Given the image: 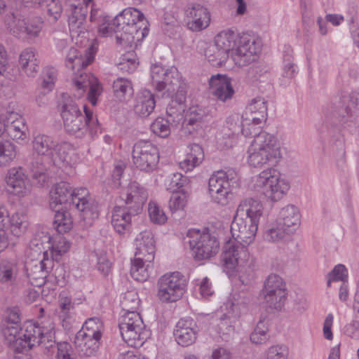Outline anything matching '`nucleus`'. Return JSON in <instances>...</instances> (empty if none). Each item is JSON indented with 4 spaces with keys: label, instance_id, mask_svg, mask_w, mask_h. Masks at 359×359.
<instances>
[{
    "label": "nucleus",
    "instance_id": "obj_1",
    "mask_svg": "<svg viewBox=\"0 0 359 359\" xmlns=\"http://www.w3.org/2000/svg\"><path fill=\"white\" fill-rule=\"evenodd\" d=\"M62 205L76 208L86 226H91L99 215L97 204L88 190L83 187L72 189L66 182L56 184L50 191V208L55 210Z\"/></svg>",
    "mask_w": 359,
    "mask_h": 359
},
{
    "label": "nucleus",
    "instance_id": "obj_2",
    "mask_svg": "<svg viewBox=\"0 0 359 359\" xmlns=\"http://www.w3.org/2000/svg\"><path fill=\"white\" fill-rule=\"evenodd\" d=\"M215 47L217 64L225 62L231 53L233 60L238 66H245L254 61L261 50L259 42L248 35L240 36L231 30L219 33L215 39Z\"/></svg>",
    "mask_w": 359,
    "mask_h": 359
},
{
    "label": "nucleus",
    "instance_id": "obj_3",
    "mask_svg": "<svg viewBox=\"0 0 359 359\" xmlns=\"http://www.w3.org/2000/svg\"><path fill=\"white\" fill-rule=\"evenodd\" d=\"M46 324L40 325L28 322L23 330L20 325L5 323L2 333L8 343L18 352H22L26 348L31 349L36 344H41L50 351L55 344V327L52 322Z\"/></svg>",
    "mask_w": 359,
    "mask_h": 359
},
{
    "label": "nucleus",
    "instance_id": "obj_4",
    "mask_svg": "<svg viewBox=\"0 0 359 359\" xmlns=\"http://www.w3.org/2000/svg\"><path fill=\"white\" fill-rule=\"evenodd\" d=\"M99 31L103 36L114 32L118 43L131 45L148 35V21L140 11L129 7L118 13L108 26L99 27Z\"/></svg>",
    "mask_w": 359,
    "mask_h": 359
},
{
    "label": "nucleus",
    "instance_id": "obj_5",
    "mask_svg": "<svg viewBox=\"0 0 359 359\" xmlns=\"http://www.w3.org/2000/svg\"><path fill=\"white\" fill-rule=\"evenodd\" d=\"M139 305L138 294L133 291L126 292L121 301L122 310L125 313L119 319L120 333L123 341L134 348L141 347L151 335L137 311Z\"/></svg>",
    "mask_w": 359,
    "mask_h": 359
},
{
    "label": "nucleus",
    "instance_id": "obj_6",
    "mask_svg": "<svg viewBox=\"0 0 359 359\" xmlns=\"http://www.w3.org/2000/svg\"><path fill=\"white\" fill-rule=\"evenodd\" d=\"M83 116L76 102L69 95H63L61 103V116L65 130L81 138L87 133L94 138L101 133L102 128L93 111L83 106Z\"/></svg>",
    "mask_w": 359,
    "mask_h": 359
},
{
    "label": "nucleus",
    "instance_id": "obj_7",
    "mask_svg": "<svg viewBox=\"0 0 359 359\" xmlns=\"http://www.w3.org/2000/svg\"><path fill=\"white\" fill-rule=\"evenodd\" d=\"M94 60L91 54L82 55L81 53L74 47H70L65 56V65L72 70L77 69L78 72L74 73L73 83L77 91L75 95L79 98L88 89V100L95 106L97 104V97L102 92V88L98 82L97 79L93 74L83 72L82 69L89 65Z\"/></svg>",
    "mask_w": 359,
    "mask_h": 359
},
{
    "label": "nucleus",
    "instance_id": "obj_8",
    "mask_svg": "<svg viewBox=\"0 0 359 359\" xmlns=\"http://www.w3.org/2000/svg\"><path fill=\"white\" fill-rule=\"evenodd\" d=\"M262 209V204L253 198L241 201L231 225V232L235 241L245 246L253 242Z\"/></svg>",
    "mask_w": 359,
    "mask_h": 359
},
{
    "label": "nucleus",
    "instance_id": "obj_9",
    "mask_svg": "<svg viewBox=\"0 0 359 359\" xmlns=\"http://www.w3.org/2000/svg\"><path fill=\"white\" fill-rule=\"evenodd\" d=\"M248 154V163L255 168H261L267 163L273 165L280 157L276 138L267 133H263L253 140Z\"/></svg>",
    "mask_w": 359,
    "mask_h": 359
},
{
    "label": "nucleus",
    "instance_id": "obj_10",
    "mask_svg": "<svg viewBox=\"0 0 359 359\" xmlns=\"http://www.w3.org/2000/svg\"><path fill=\"white\" fill-rule=\"evenodd\" d=\"M252 188L271 201H277L289 190L290 184L285 180L280 179L278 170L270 168L263 170L253 178Z\"/></svg>",
    "mask_w": 359,
    "mask_h": 359
},
{
    "label": "nucleus",
    "instance_id": "obj_11",
    "mask_svg": "<svg viewBox=\"0 0 359 359\" xmlns=\"http://www.w3.org/2000/svg\"><path fill=\"white\" fill-rule=\"evenodd\" d=\"M187 237L189 238V243L196 260L210 259L219 251V241L208 231H201L192 229L188 231Z\"/></svg>",
    "mask_w": 359,
    "mask_h": 359
},
{
    "label": "nucleus",
    "instance_id": "obj_12",
    "mask_svg": "<svg viewBox=\"0 0 359 359\" xmlns=\"http://www.w3.org/2000/svg\"><path fill=\"white\" fill-rule=\"evenodd\" d=\"M157 296L163 302H174L180 299L186 290L184 276L178 271L165 273L158 280Z\"/></svg>",
    "mask_w": 359,
    "mask_h": 359
},
{
    "label": "nucleus",
    "instance_id": "obj_13",
    "mask_svg": "<svg viewBox=\"0 0 359 359\" xmlns=\"http://www.w3.org/2000/svg\"><path fill=\"white\" fill-rule=\"evenodd\" d=\"M151 78L156 90H165L172 97L177 89L185 86L180 73L175 67L168 69L158 64L153 65L151 67Z\"/></svg>",
    "mask_w": 359,
    "mask_h": 359
},
{
    "label": "nucleus",
    "instance_id": "obj_14",
    "mask_svg": "<svg viewBox=\"0 0 359 359\" xmlns=\"http://www.w3.org/2000/svg\"><path fill=\"white\" fill-rule=\"evenodd\" d=\"M5 25L13 34L19 38H34L39 35L43 21L39 17L26 18L18 13H11L6 15Z\"/></svg>",
    "mask_w": 359,
    "mask_h": 359
},
{
    "label": "nucleus",
    "instance_id": "obj_15",
    "mask_svg": "<svg viewBox=\"0 0 359 359\" xmlns=\"http://www.w3.org/2000/svg\"><path fill=\"white\" fill-rule=\"evenodd\" d=\"M133 162L137 168L145 172H151L159 161L158 149L149 141L140 140L133 148Z\"/></svg>",
    "mask_w": 359,
    "mask_h": 359
},
{
    "label": "nucleus",
    "instance_id": "obj_16",
    "mask_svg": "<svg viewBox=\"0 0 359 359\" xmlns=\"http://www.w3.org/2000/svg\"><path fill=\"white\" fill-rule=\"evenodd\" d=\"M247 246L236 241L229 240L223 246L222 261L225 269L230 271L243 266L249 259Z\"/></svg>",
    "mask_w": 359,
    "mask_h": 359
},
{
    "label": "nucleus",
    "instance_id": "obj_17",
    "mask_svg": "<svg viewBox=\"0 0 359 359\" xmlns=\"http://www.w3.org/2000/svg\"><path fill=\"white\" fill-rule=\"evenodd\" d=\"M187 27L193 32H201L209 27L211 15L208 8L198 3H190L184 8Z\"/></svg>",
    "mask_w": 359,
    "mask_h": 359
},
{
    "label": "nucleus",
    "instance_id": "obj_18",
    "mask_svg": "<svg viewBox=\"0 0 359 359\" xmlns=\"http://www.w3.org/2000/svg\"><path fill=\"white\" fill-rule=\"evenodd\" d=\"M339 121L344 127H354L358 123L359 91H353L342 98Z\"/></svg>",
    "mask_w": 359,
    "mask_h": 359
},
{
    "label": "nucleus",
    "instance_id": "obj_19",
    "mask_svg": "<svg viewBox=\"0 0 359 359\" xmlns=\"http://www.w3.org/2000/svg\"><path fill=\"white\" fill-rule=\"evenodd\" d=\"M93 0H84L86 5H71L72 13L68 18L70 34L72 39L85 36L87 32L86 16L88 14V4Z\"/></svg>",
    "mask_w": 359,
    "mask_h": 359
},
{
    "label": "nucleus",
    "instance_id": "obj_20",
    "mask_svg": "<svg viewBox=\"0 0 359 359\" xmlns=\"http://www.w3.org/2000/svg\"><path fill=\"white\" fill-rule=\"evenodd\" d=\"M148 194L146 189L137 182H131L121 198L124 201V206L132 210V213L139 214L146 202Z\"/></svg>",
    "mask_w": 359,
    "mask_h": 359
},
{
    "label": "nucleus",
    "instance_id": "obj_21",
    "mask_svg": "<svg viewBox=\"0 0 359 359\" xmlns=\"http://www.w3.org/2000/svg\"><path fill=\"white\" fill-rule=\"evenodd\" d=\"M210 92L219 101L225 102L231 100L235 93L231 78L217 74L209 79Z\"/></svg>",
    "mask_w": 359,
    "mask_h": 359
},
{
    "label": "nucleus",
    "instance_id": "obj_22",
    "mask_svg": "<svg viewBox=\"0 0 359 359\" xmlns=\"http://www.w3.org/2000/svg\"><path fill=\"white\" fill-rule=\"evenodd\" d=\"M197 325L191 318H181L176 325L174 336L182 346L191 345L196 339Z\"/></svg>",
    "mask_w": 359,
    "mask_h": 359
},
{
    "label": "nucleus",
    "instance_id": "obj_23",
    "mask_svg": "<svg viewBox=\"0 0 359 359\" xmlns=\"http://www.w3.org/2000/svg\"><path fill=\"white\" fill-rule=\"evenodd\" d=\"M136 251L134 258L146 262L154 259L155 245L153 235L149 231L141 232L135 239Z\"/></svg>",
    "mask_w": 359,
    "mask_h": 359
},
{
    "label": "nucleus",
    "instance_id": "obj_24",
    "mask_svg": "<svg viewBox=\"0 0 359 359\" xmlns=\"http://www.w3.org/2000/svg\"><path fill=\"white\" fill-rule=\"evenodd\" d=\"M238 186V176L235 170L229 169L226 171L218 170L213 173L209 179V192H217L221 189H231Z\"/></svg>",
    "mask_w": 359,
    "mask_h": 359
},
{
    "label": "nucleus",
    "instance_id": "obj_25",
    "mask_svg": "<svg viewBox=\"0 0 359 359\" xmlns=\"http://www.w3.org/2000/svg\"><path fill=\"white\" fill-rule=\"evenodd\" d=\"M175 97L173 98L166 109L167 119L175 126H178L184 118L185 111L184 102L186 100V86L177 89L175 93Z\"/></svg>",
    "mask_w": 359,
    "mask_h": 359
},
{
    "label": "nucleus",
    "instance_id": "obj_26",
    "mask_svg": "<svg viewBox=\"0 0 359 359\" xmlns=\"http://www.w3.org/2000/svg\"><path fill=\"white\" fill-rule=\"evenodd\" d=\"M54 262L51 259L43 258L30 267L27 266V277L34 287H41L45 283V278L48 273L54 270Z\"/></svg>",
    "mask_w": 359,
    "mask_h": 359
},
{
    "label": "nucleus",
    "instance_id": "obj_27",
    "mask_svg": "<svg viewBox=\"0 0 359 359\" xmlns=\"http://www.w3.org/2000/svg\"><path fill=\"white\" fill-rule=\"evenodd\" d=\"M3 121L4 133H6L13 140H24L26 138L27 127L25 120L18 113L8 112Z\"/></svg>",
    "mask_w": 359,
    "mask_h": 359
},
{
    "label": "nucleus",
    "instance_id": "obj_28",
    "mask_svg": "<svg viewBox=\"0 0 359 359\" xmlns=\"http://www.w3.org/2000/svg\"><path fill=\"white\" fill-rule=\"evenodd\" d=\"M206 114L198 106L191 107L182 121V130L186 135H193L201 129Z\"/></svg>",
    "mask_w": 359,
    "mask_h": 359
},
{
    "label": "nucleus",
    "instance_id": "obj_29",
    "mask_svg": "<svg viewBox=\"0 0 359 359\" xmlns=\"http://www.w3.org/2000/svg\"><path fill=\"white\" fill-rule=\"evenodd\" d=\"M101 338H95L88 335L83 330H79L74 339L76 351L80 357H90L98 350Z\"/></svg>",
    "mask_w": 359,
    "mask_h": 359
},
{
    "label": "nucleus",
    "instance_id": "obj_30",
    "mask_svg": "<svg viewBox=\"0 0 359 359\" xmlns=\"http://www.w3.org/2000/svg\"><path fill=\"white\" fill-rule=\"evenodd\" d=\"M249 302L250 299L244 292H233L224 303L225 313L233 318H238L247 312Z\"/></svg>",
    "mask_w": 359,
    "mask_h": 359
},
{
    "label": "nucleus",
    "instance_id": "obj_31",
    "mask_svg": "<svg viewBox=\"0 0 359 359\" xmlns=\"http://www.w3.org/2000/svg\"><path fill=\"white\" fill-rule=\"evenodd\" d=\"M19 273L18 262L15 258H5L0 261V284L12 287L16 284Z\"/></svg>",
    "mask_w": 359,
    "mask_h": 359
},
{
    "label": "nucleus",
    "instance_id": "obj_32",
    "mask_svg": "<svg viewBox=\"0 0 359 359\" xmlns=\"http://www.w3.org/2000/svg\"><path fill=\"white\" fill-rule=\"evenodd\" d=\"M137 215L132 213V210L124 205L116 206L112 213L111 224L118 233L123 234L130 231L132 217Z\"/></svg>",
    "mask_w": 359,
    "mask_h": 359
},
{
    "label": "nucleus",
    "instance_id": "obj_33",
    "mask_svg": "<svg viewBox=\"0 0 359 359\" xmlns=\"http://www.w3.org/2000/svg\"><path fill=\"white\" fill-rule=\"evenodd\" d=\"M10 191L17 196H23L27 191V177L22 167L12 168L8 170L7 179Z\"/></svg>",
    "mask_w": 359,
    "mask_h": 359
},
{
    "label": "nucleus",
    "instance_id": "obj_34",
    "mask_svg": "<svg viewBox=\"0 0 359 359\" xmlns=\"http://www.w3.org/2000/svg\"><path fill=\"white\" fill-rule=\"evenodd\" d=\"M25 217L18 213L9 217L8 212L5 207H0V229L11 227V232L16 236H19L26 229Z\"/></svg>",
    "mask_w": 359,
    "mask_h": 359
},
{
    "label": "nucleus",
    "instance_id": "obj_35",
    "mask_svg": "<svg viewBox=\"0 0 359 359\" xmlns=\"http://www.w3.org/2000/svg\"><path fill=\"white\" fill-rule=\"evenodd\" d=\"M276 221L293 233L300 224V213L297 207L287 205L280 210Z\"/></svg>",
    "mask_w": 359,
    "mask_h": 359
},
{
    "label": "nucleus",
    "instance_id": "obj_36",
    "mask_svg": "<svg viewBox=\"0 0 359 359\" xmlns=\"http://www.w3.org/2000/svg\"><path fill=\"white\" fill-rule=\"evenodd\" d=\"M155 107L154 95L149 90H144L137 96L133 109L137 116L147 117L153 112Z\"/></svg>",
    "mask_w": 359,
    "mask_h": 359
},
{
    "label": "nucleus",
    "instance_id": "obj_37",
    "mask_svg": "<svg viewBox=\"0 0 359 359\" xmlns=\"http://www.w3.org/2000/svg\"><path fill=\"white\" fill-rule=\"evenodd\" d=\"M40 62L32 48H26L19 56V65L22 71L28 76L34 77L39 72Z\"/></svg>",
    "mask_w": 359,
    "mask_h": 359
},
{
    "label": "nucleus",
    "instance_id": "obj_38",
    "mask_svg": "<svg viewBox=\"0 0 359 359\" xmlns=\"http://www.w3.org/2000/svg\"><path fill=\"white\" fill-rule=\"evenodd\" d=\"M57 147V142L46 135L39 134L34 137L32 148L38 156H47L54 157V149Z\"/></svg>",
    "mask_w": 359,
    "mask_h": 359
},
{
    "label": "nucleus",
    "instance_id": "obj_39",
    "mask_svg": "<svg viewBox=\"0 0 359 359\" xmlns=\"http://www.w3.org/2000/svg\"><path fill=\"white\" fill-rule=\"evenodd\" d=\"M29 170L33 182L40 187L45 186L48 181L49 175L41 157L38 156L32 159Z\"/></svg>",
    "mask_w": 359,
    "mask_h": 359
},
{
    "label": "nucleus",
    "instance_id": "obj_40",
    "mask_svg": "<svg viewBox=\"0 0 359 359\" xmlns=\"http://www.w3.org/2000/svg\"><path fill=\"white\" fill-rule=\"evenodd\" d=\"M52 158L54 161L58 159L65 164L71 165L76 161L75 150L69 142H57V147L54 149V157Z\"/></svg>",
    "mask_w": 359,
    "mask_h": 359
},
{
    "label": "nucleus",
    "instance_id": "obj_41",
    "mask_svg": "<svg viewBox=\"0 0 359 359\" xmlns=\"http://www.w3.org/2000/svg\"><path fill=\"white\" fill-rule=\"evenodd\" d=\"M153 269L151 262L138 260L134 258L131 261L130 275L136 280L144 282L148 279Z\"/></svg>",
    "mask_w": 359,
    "mask_h": 359
},
{
    "label": "nucleus",
    "instance_id": "obj_42",
    "mask_svg": "<svg viewBox=\"0 0 359 359\" xmlns=\"http://www.w3.org/2000/svg\"><path fill=\"white\" fill-rule=\"evenodd\" d=\"M19 69L14 67L9 62L6 48L0 43V76L10 81H15Z\"/></svg>",
    "mask_w": 359,
    "mask_h": 359
},
{
    "label": "nucleus",
    "instance_id": "obj_43",
    "mask_svg": "<svg viewBox=\"0 0 359 359\" xmlns=\"http://www.w3.org/2000/svg\"><path fill=\"white\" fill-rule=\"evenodd\" d=\"M53 210L55 212L53 226L57 233H64L69 231L73 224L70 213L62 208Z\"/></svg>",
    "mask_w": 359,
    "mask_h": 359
},
{
    "label": "nucleus",
    "instance_id": "obj_44",
    "mask_svg": "<svg viewBox=\"0 0 359 359\" xmlns=\"http://www.w3.org/2000/svg\"><path fill=\"white\" fill-rule=\"evenodd\" d=\"M114 96L120 101L130 98L133 95L131 81L125 78H118L113 83Z\"/></svg>",
    "mask_w": 359,
    "mask_h": 359
},
{
    "label": "nucleus",
    "instance_id": "obj_45",
    "mask_svg": "<svg viewBox=\"0 0 359 359\" xmlns=\"http://www.w3.org/2000/svg\"><path fill=\"white\" fill-rule=\"evenodd\" d=\"M291 234V231H288L287 228L276 221L265 231L264 237L268 241L276 243L285 240Z\"/></svg>",
    "mask_w": 359,
    "mask_h": 359
},
{
    "label": "nucleus",
    "instance_id": "obj_46",
    "mask_svg": "<svg viewBox=\"0 0 359 359\" xmlns=\"http://www.w3.org/2000/svg\"><path fill=\"white\" fill-rule=\"evenodd\" d=\"M262 292H267L268 297L269 293L278 292V295H287L285 284L281 277L276 274H270L264 282Z\"/></svg>",
    "mask_w": 359,
    "mask_h": 359
},
{
    "label": "nucleus",
    "instance_id": "obj_47",
    "mask_svg": "<svg viewBox=\"0 0 359 359\" xmlns=\"http://www.w3.org/2000/svg\"><path fill=\"white\" fill-rule=\"evenodd\" d=\"M57 233L52 237L50 250L51 251L53 260H57L63 254L67 252L70 248L69 242L62 235Z\"/></svg>",
    "mask_w": 359,
    "mask_h": 359
},
{
    "label": "nucleus",
    "instance_id": "obj_48",
    "mask_svg": "<svg viewBox=\"0 0 359 359\" xmlns=\"http://www.w3.org/2000/svg\"><path fill=\"white\" fill-rule=\"evenodd\" d=\"M16 146L8 140H0V166L11 163L16 156Z\"/></svg>",
    "mask_w": 359,
    "mask_h": 359
},
{
    "label": "nucleus",
    "instance_id": "obj_49",
    "mask_svg": "<svg viewBox=\"0 0 359 359\" xmlns=\"http://www.w3.org/2000/svg\"><path fill=\"white\" fill-rule=\"evenodd\" d=\"M269 337L267 323L260 320L250 334L251 342L255 344H262L266 343Z\"/></svg>",
    "mask_w": 359,
    "mask_h": 359
},
{
    "label": "nucleus",
    "instance_id": "obj_50",
    "mask_svg": "<svg viewBox=\"0 0 359 359\" xmlns=\"http://www.w3.org/2000/svg\"><path fill=\"white\" fill-rule=\"evenodd\" d=\"M57 71L53 67H46L43 69L41 74V86L44 90V93L50 92L55 87L57 80Z\"/></svg>",
    "mask_w": 359,
    "mask_h": 359
},
{
    "label": "nucleus",
    "instance_id": "obj_51",
    "mask_svg": "<svg viewBox=\"0 0 359 359\" xmlns=\"http://www.w3.org/2000/svg\"><path fill=\"white\" fill-rule=\"evenodd\" d=\"M51 241L52 236L48 232L38 231L30 241V248H36V251L41 253L46 249L50 250Z\"/></svg>",
    "mask_w": 359,
    "mask_h": 359
},
{
    "label": "nucleus",
    "instance_id": "obj_52",
    "mask_svg": "<svg viewBox=\"0 0 359 359\" xmlns=\"http://www.w3.org/2000/svg\"><path fill=\"white\" fill-rule=\"evenodd\" d=\"M170 126H174L165 118L158 117L150 126L151 130L157 136L165 138L170 134Z\"/></svg>",
    "mask_w": 359,
    "mask_h": 359
},
{
    "label": "nucleus",
    "instance_id": "obj_53",
    "mask_svg": "<svg viewBox=\"0 0 359 359\" xmlns=\"http://www.w3.org/2000/svg\"><path fill=\"white\" fill-rule=\"evenodd\" d=\"M238 318H233L231 316L224 313L220 318L217 324L218 332L222 336L223 339L226 340V337L234 332L235 324Z\"/></svg>",
    "mask_w": 359,
    "mask_h": 359
},
{
    "label": "nucleus",
    "instance_id": "obj_54",
    "mask_svg": "<svg viewBox=\"0 0 359 359\" xmlns=\"http://www.w3.org/2000/svg\"><path fill=\"white\" fill-rule=\"evenodd\" d=\"M188 197L189 193L184 189L173 193L169 201V208L170 210L174 212L183 210L187 205Z\"/></svg>",
    "mask_w": 359,
    "mask_h": 359
},
{
    "label": "nucleus",
    "instance_id": "obj_55",
    "mask_svg": "<svg viewBox=\"0 0 359 359\" xmlns=\"http://www.w3.org/2000/svg\"><path fill=\"white\" fill-rule=\"evenodd\" d=\"M298 72L297 66L293 62V60L283 62L282 72L280 75V85L287 86L291 79H292Z\"/></svg>",
    "mask_w": 359,
    "mask_h": 359
},
{
    "label": "nucleus",
    "instance_id": "obj_56",
    "mask_svg": "<svg viewBox=\"0 0 359 359\" xmlns=\"http://www.w3.org/2000/svg\"><path fill=\"white\" fill-rule=\"evenodd\" d=\"M60 307L61 309L60 317L62 319V325L66 329H69V325L73 321L69 314L70 309L72 308L71 299L68 297H61L60 299Z\"/></svg>",
    "mask_w": 359,
    "mask_h": 359
},
{
    "label": "nucleus",
    "instance_id": "obj_57",
    "mask_svg": "<svg viewBox=\"0 0 359 359\" xmlns=\"http://www.w3.org/2000/svg\"><path fill=\"white\" fill-rule=\"evenodd\" d=\"M84 326L87 330L86 334L94 337L95 338H101L103 330V323L100 318L93 317L84 323Z\"/></svg>",
    "mask_w": 359,
    "mask_h": 359
},
{
    "label": "nucleus",
    "instance_id": "obj_58",
    "mask_svg": "<svg viewBox=\"0 0 359 359\" xmlns=\"http://www.w3.org/2000/svg\"><path fill=\"white\" fill-rule=\"evenodd\" d=\"M148 211L150 219L154 224H163L167 221V216L163 210L156 203L149 202Z\"/></svg>",
    "mask_w": 359,
    "mask_h": 359
},
{
    "label": "nucleus",
    "instance_id": "obj_59",
    "mask_svg": "<svg viewBox=\"0 0 359 359\" xmlns=\"http://www.w3.org/2000/svg\"><path fill=\"white\" fill-rule=\"evenodd\" d=\"M348 277L347 269L345 266L343 264H337L334 269L327 274V287L331 286V283L332 281H339L341 280L344 283Z\"/></svg>",
    "mask_w": 359,
    "mask_h": 359
},
{
    "label": "nucleus",
    "instance_id": "obj_60",
    "mask_svg": "<svg viewBox=\"0 0 359 359\" xmlns=\"http://www.w3.org/2000/svg\"><path fill=\"white\" fill-rule=\"evenodd\" d=\"M47 10L48 15L53 18L54 21L57 20L62 14V6L59 0H44L43 7Z\"/></svg>",
    "mask_w": 359,
    "mask_h": 359
},
{
    "label": "nucleus",
    "instance_id": "obj_61",
    "mask_svg": "<svg viewBox=\"0 0 359 359\" xmlns=\"http://www.w3.org/2000/svg\"><path fill=\"white\" fill-rule=\"evenodd\" d=\"M212 201L219 205L224 206L229 203L233 198L232 189H221L217 192H209Z\"/></svg>",
    "mask_w": 359,
    "mask_h": 359
},
{
    "label": "nucleus",
    "instance_id": "obj_62",
    "mask_svg": "<svg viewBox=\"0 0 359 359\" xmlns=\"http://www.w3.org/2000/svg\"><path fill=\"white\" fill-rule=\"evenodd\" d=\"M189 184V180L187 177L182 175L181 173H174L169 180L168 189L170 191L177 192V191L184 187H187Z\"/></svg>",
    "mask_w": 359,
    "mask_h": 359
},
{
    "label": "nucleus",
    "instance_id": "obj_63",
    "mask_svg": "<svg viewBox=\"0 0 359 359\" xmlns=\"http://www.w3.org/2000/svg\"><path fill=\"white\" fill-rule=\"evenodd\" d=\"M288 348L285 345H276L271 346L266 353V359H287Z\"/></svg>",
    "mask_w": 359,
    "mask_h": 359
},
{
    "label": "nucleus",
    "instance_id": "obj_64",
    "mask_svg": "<svg viewBox=\"0 0 359 359\" xmlns=\"http://www.w3.org/2000/svg\"><path fill=\"white\" fill-rule=\"evenodd\" d=\"M57 359H76L73 353L72 345L66 341L57 343L56 345Z\"/></svg>",
    "mask_w": 359,
    "mask_h": 359
}]
</instances>
